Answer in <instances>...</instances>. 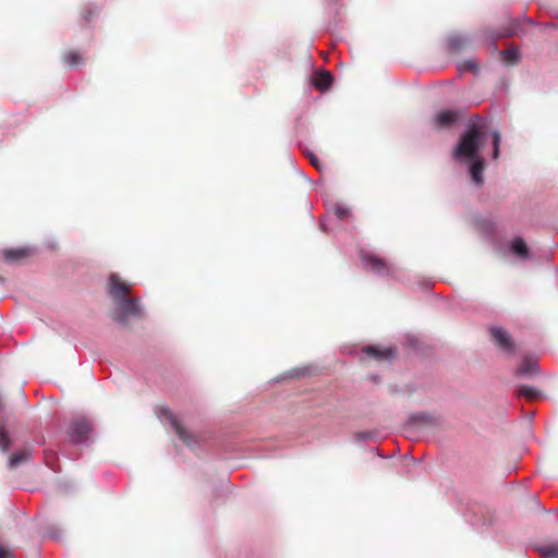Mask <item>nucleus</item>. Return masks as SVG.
Returning a JSON list of instances; mask_svg holds the SVG:
<instances>
[{
  "mask_svg": "<svg viewBox=\"0 0 558 558\" xmlns=\"http://www.w3.org/2000/svg\"><path fill=\"white\" fill-rule=\"evenodd\" d=\"M487 142L485 128L471 120L453 149V158L460 162H470L469 173L472 182L481 187L484 184L485 159L480 150Z\"/></svg>",
  "mask_w": 558,
  "mask_h": 558,
  "instance_id": "nucleus-1",
  "label": "nucleus"
},
{
  "mask_svg": "<svg viewBox=\"0 0 558 558\" xmlns=\"http://www.w3.org/2000/svg\"><path fill=\"white\" fill-rule=\"evenodd\" d=\"M131 286L121 280L118 274H111L108 278L107 293L116 304L112 319L125 326L131 317L142 319L144 311L140 300L129 296Z\"/></svg>",
  "mask_w": 558,
  "mask_h": 558,
  "instance_id": "nucleus-2",
  "label": "nucleus"
},
{
  "mask_svg": "<svg viewBox=\"0 0 558 558\" xmlns=\"http://www.w3.org/2000/svg\"><path fill=\"white\" fill-rule=\"evenodd\" d=\"M361 259L365 268L378 276L397 277L399 269L389 264L386 259L369 253L362 252Z\"/></svg>",
  "mask_w": 558,
  "mask_h": 558,
  "instance_id": "nucleus-3",
  "label": "nucleus"
},
{
  "mask_svg": "<svg viewBox=\"0 0 558 558\" xmlns=\"http://www.w3.org/2000/svg\"><path fill=\"white\" fill-rule=\"evenodd\" d=\"M92 430V424L85 416H76L70 422L66 435L70 442L85 445L89 440Z\"/></svg>",
  "mask_w": 558,
  "mask_h": 558,
  "instance_id": "nucleus-4",
  "label": "nucleus"
},
{
  "mask_svg": "<svg viewBox=\"0 0 558 558\" xmlns=\"http://www.w3.org/2000/svg\"><path fill=\"white\" fill-rule=\"evenodd\" d=\"M161 418H166L171 427L173 428V430L175 432V434L178 435V437L189 447L193 448L195 447L198 441L196 439V437L191 434L181 423V421L179 420V417L173 414L171 412L170 409L168 408H162L160 410V415H159Z\"/></svg>",
  "mask_w": 558,
  "mask_h": 558,
  "instance_id": "nucleus-5",
  "label": "nucleus"
},
{
  "mask_svg": "<svg viewBox=\"0 0 558 558\" xmlns=\"http://www.w3.org/2000/svg\"><path fill=\"white\" fill-rule=\"evenodd\" d=\"M490 335L495 344L507 355H514L515 343L510 333L502 327H492Z\"/></svg>",
  "mask_w": 558,
  "mask_h": 558,
  "instance_id": "nucleus-6",
  "label": "nucleus"
},
{
  "mask_svg": "<svg viewBox=\"0 0 558 558\" xmlns=\"http://www.w3.org/2000/svg\"><path fill=\"white\" fill-rule=\"evenodd\" d=\"M461 110H442L436 113L432 120V125L436 130L452 128L462 117Z\"/></svg>",
  "mask_w": 558,
  "mask_h": 558,
  "instance_id": "nucleus-7",
  "label": "nucleus"
},
{
  "mask_svg": "<svg viewBox=\"0 0 558 558\" xmlns=\"http://www.w3.org/2000/svg\"><path fill=\"white\" fill-rule=\"evenodd\" d=\"M521 33V24L519 20L511 19L507 26H502L500 29L496 32H492L488 34V38H490L493 43L494 50H497V40L499 38H510L513 36H518Z\"/></svg>",
  "mask_w": 558,
  "mask_h": 558,
  "instance_id": "nucleus-8",
  "label": "nucleus"
},
{
  "mask_svg": "<svg viewBox=\"0 0 558 558\" xmlns=\"http://www.w3.org/2000/svg\"><path fill=\"white\" fill-rule=\"evenodd\" d=\"M418 423L428 425V426H438L441 423V417L438 415H435L433 413L425 412V411L415 412L409 416L404 428L410 429Z\"/></svg>",
  "mask_w": 558,
  "mask_h": 558,
  "instance_id": "nucleus-9",
  "label": "nucleus"
},
{
  "mask_svg": "<svg viewBox=\"0 0 558 558\" xmlns=\"http://www.w3.org/2000/svg\"><path fill=\"white\" fill-rule=\"evenodd\" d=\"M362 353L375 361H391L396 357L397 351L395 348H380L377 345H365Z\"/></svg>",
  "mask_w": 558,
  "mask_h": 558,
  "instance_id": "nucleus-10",
  "label": "nucleus"
},
{
  "mask_svg": "<svg viewBox=\"0 0 558 558\" xmlns=\"http://www.w3.org/2000/svg\"><path fill=\"white\" fill-rule=\"evenodd\" d=\"M33 459V449L31 446H23L22 448L13 451L8 459V468L15 470L23 463H26Z\"/></svg>",
  "mask_w": 558,
  "mask_h": 558,
  "instance_id": "nucleus-11",
  "label": "nucleus"
},
{
  "mask_svg": "<svg viewBox=\"0 0 558 558\" xmlns=\"http://www.w3.org/2000/svg\"><path fill=\"white\" fill-rule=\"evenodd\" d=\"M538 373L537 360L530 356H524L515 371V375L521 377H534Z\"/></svg>",
  "mask_w": 558,
  "mask_h": 558,
  "instance_id": "nucleus-12",
  "label": "nucleus"
},
{
  "mask_svg": "<svg viewBox=\"0 0 558 558\" xmlns=\"http://www.w3.org/2000/svg\"><path fill=\"white\" fill-rule=\"evenodd\" d=\"M333 77L330 72L325 70L316 71L313 75V85L322 90H327L332 84Z\"/></svg>",
  "mask_w": 558,
  "mask_h": 558,
  "instance_id": "nucleus-13",
  "label": "nucleus"
},
{
  "mask_svg": "<svg viewBox=\"0 0 558 558\" xmlns=\"http://www.w3.org/2000/svg\"><path fill=\"white\" fill-rule=\"evenodd\" d=\"M510 247L511 252L520 259L526 260L530 258V250L522 238H514L511 241Z\"/></svg>",
  "mask_w": 558,
  "mask_h": 558,
  "instance_id": "nucleus-14",
  "label": "nucleus"
},
{
  "mask_svg": "<svg viewBox=\"0 0 558 558\" xmlns=\"http://www.w3.org/2000/svg\"><path fill=\"white\" fill-rule=\"evenodd\" d=\"M469 41L470 40L466 36L454 34L448 37L447 48L450 52H459L469 44Z\"/></svg>",
  "mask_w": 558,
  "mask_h": 558,
  "instance_id": "nucleus-15",
  "label": "nucleus"
},
{
  "mask_svg": "<svg viewBox=\"0 0 558 558\" xmlns=\"http://www.w3.org/2000/svg\"><path fill=\"white\" fill-rule=\"evenodd\" d=\"M27 248H7L2 251V256L9 263L20 262L28 255Z\"/></svg>",
  "mask_w": 558,
  "mask_h": 558,
  "instance_id": "nucleus-16",
  "label": "nucleus"
},
{
  "mask_svg": "<svg viewBox=\"0 0 558 558\" xmlns=\"http://www.w3.org/2000/svg\"><path fill=\"white\" fill-rule=\"evenodd\" d=\"M517 393L519 397H524L527 400H535L541 395L536 388H534L532 386H527V385L519 386Z\"/></svg>",
  "mask_w": 558,
  "mask_h": 558,
  "instance_id": "nucleus-17",
  "label": "nucleus"
},
{
  "mask_svg": "<svg viewBox=\"0 0 558 558\" xmlns=\"http://www.w3.org/2000/svg\"><path fill=\"white\" fill-rule=\"evenodd\" d=\"M500 56L502 57L504 61L509 64H515L520 59L519 49L514 47L501 50Z\"/></svg>",
  "mask_w": 558,
  "mask_h": 558,
  "instance_id": "nucleus-18",
  "label": "nucleus"
},
{
  "mask_svg": "<svg viewBox=\"0 0 558 558\" xmlns=\"http://www.w3.org/2000/svg\"><path fill=\"white\" fill-rule=\"evenodd\" d=\"M536 550L544 558H557L558 557V544H549L538 546Z\"/></svg>",
  "mask_w": 558,
  "mask_h": 558,
  "instance_id": "nucleus-19",
  "label": "nucleus"
},
{
  "mask_svg": "<svg viewBox=\"0 0 558 558\" xmlns=\"http://www.w3.org/2000/svg\"><path fill=\"white\" fill-rule=\"evenodd\" d=\"M64 62L70 66H76L83 63V58L77 51L71 50L64 56Z\"/></svg>",
  "mask_w": 558,
  "mask_h": 558,
  "instance_id": "nucleus-20",
  "label": "nucleus"
},
{
  "mask_svg": "<svg viewBox=\"0 0 558 558\" xmlns=\"http://www.w3.org/2000/svg\"><path fill=\"white\" fill-rule=\"evenodd\" d=\"M98 12V9L96 5L89 3V4H86L83 9H82V12H81V16L82 19L89 23L93 19V16H95Z\"/></svg>",
  "mask_w": 558,
  "mask_h": 558,
  "instance_id": "nucleus-21",
  "label": "nucleus"
},
{
  "mask_svg": "<svg viewBox=\"0 0 558 558\" xmlns=\"http://www.w3.org/2000/svg\"><path fill=\"white\" fill-rule=\"evenodd\" d=\"M377 436L376 432L373 430H364V432H357L354 434L353 438L356 442H364L367 440H373Z\"/></svg>",
  "mask_w": 558,
  "mask_h": 558,
  "instance_id": "nucleus-22",
  "label": "nucleus"
},
{
  "mask_svg": "<svg viewBox=\"0 0 558 558\" xmlns=\"http://www.w3.org/2000/svg\"><path fill=\"white\" fill-rule=\"evenodd\" d=\"M492 138H493V158L497 159L499 156V151H500V142H501L500 133L498 131H494L492 133Z\"/></svg>",
  "mask_w": 558,
  "mask_h": 558,
  "instance_id": "nucleus-23",
  "label": "nucleus"
},
{
  "mask_svg": "<svg viewBox=\"0 0 558 558\" xmlns=\"http://www.w3.org/2000/svg\"><path fill=\"white\" fill-rule=\"evenodd\" d=\"M477 69H478L477 62L473 59L465 60L459 65L460 72H474L475 73L477 71Z\"/></svg>",
  "mask_w": 558,
  "mask_h": 558,
  "instance_id": "nucleus-24",
  "label": "nucleus"
},
{
  "mask_svg": "<svg viewBox=\"0 0 558 558\" xmlns=\"http://www.w3.org/2000/svg\"><path fill=\"white\" fill-rule=\"evenodd\" d=\"M333 211L338 220H345L351 215L350 209L342 205H336Z\"/></svg>",
  "mask_w": 558,
  "mask_h": 558,
  "instance_id": "nucleus-25",
  "label": "nucleus"
},
{
  "mask_svg": "<svg viewBox=\"0 0 558 558\" xmlns=\"http://www.w3.org/2000/svg\"><path fill=\"white\" fill-rule=\"evenodd\" d=\"M1 438H2V452H4V451L9 450L11 440H10L9 434L4 430L3 427H2Z\"/></svg>",
  "mask_w": 558,
  "mask_h": 558,
  "instance_id": "nucleus-26",
  "label": "nucleus"
},
{
  "mask_svg": "<svg viewBox=\"0 0 558 558\" xmlns=\"http://www.w3.org/2000/svg\"><path fill=\"white\" fill-rule=\"evenodd\" d=\"M307 158L313 167H315L318 171H322L323 166L313 153H307Z\"/></svg>",
  "mask_w": 558,
  "mask_h": 558,
  "instance_id": "nucleus-27",
  "label": "nucleus"
},
{
  "mask_svg": "<svg viewBox=\"0 0 558 558\" xmlns=\"http://www.w3.org/2000/svg\"><path fill=\"white\" fill-rule=\"evenodd\" d=\"M2 558H14V555L10 549L2 546Z\"/></svg>",
  "mask_w": 558,
  "mask_h": 558,
  "instance_id": "nucleus-28",
  "label": "nucleus"
},
{
  "mask_svg": "<svg viewBox=\"0 0 558 558\" xmlns=\"http://www.w3.org/2000/svg\"><path fill=\"white\" fill-rule=\"evenodd\" d=\"M535 504H536V507H537L538 509H541L542 511H544V510H545V508L541 505V502H539V501L535 500Z\"/></svg>",
  "mask_w": 558,
  "mask_h": 558,
  "instance_id": "nucleus-29",
  "label": "nucleus"
},
{
  "mask_svg": "<svg viewBox=\"0 0 558 558\" xmlns=\"http://www.w3.org/2000/svg\"><path fill=\"white\" fill-rule=\"evenodd\" d=\"M320 228L323 231H327V227H326V223L325 222H320Z\"/></svg>",
  "mask_w": 558,
  "mask_h": 558,
  "instance_id": "nucleus-30",
  "label": "nucleus"
},
{
  "mask_svg": "<svg viewBox=\"0 0 558 558\" xmlns=\"http://www.w3.org/2000/svg\"><path fill=\"white\" fill-rule=\"evenodd\" d=\"M525 22L529 23V24H534L533 20L529 19V17H525Z\"/></svg>",
  "mask_w": 558,
  "mask_h": 558,
  "instance_id": "nucleus-31",
  "label": "nucleus"
},
{
  "mask_svg": "<svg viewBox=\"0 0 558 558\" xmlns=\"http://www.w3.org/2000/svg\"><path fill=\"white\" fill-rule=\"evenodd\" d=\"M555 26H556V25H555V24H553V23H548V24H546V27H549V28H554Z\"/></svg>",
  "mask_w": 558,
  "mask_h": 558,
  "instance_id": "nucleus-32",
  "label": "nucleus"
},
{
  "mask_svg": "<svg viewBox=\"0 0 558 558\" xmlns=\"http://www.w3.org/2000/svg\"><path fill=\"white\" fill-rule=\"evenodd\" d=\"M58 537H59L58 535L52 534V538H56V539H57Z\"/></svg>",
  "mask_w": 558,
  "mask_h": 558,
  "instance_id": "nucleus-33",
  "label": "nucleus"
}]
</instances>
